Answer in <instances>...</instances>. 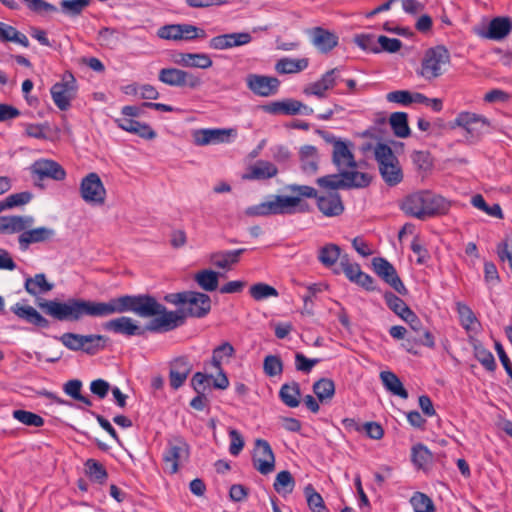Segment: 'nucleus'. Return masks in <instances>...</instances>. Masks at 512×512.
<instances>
[{"instance_id": "nucleus-1", "label": "nucleus", "mask_w": 512, "mask_h": 512, "mask_svg": "<svg viewBox=\"0 0 512 512\" xmlns=\"http://www.w3.org/2000/svg\"><path fill=\"white\" fill-rule=\"evenodd\" d=\"M37 306L47 315L58 321L77 322L83 317L105 318L113 314L133 312L141 317H154L146 325L147 331L168 332L185 321V315L179 311H167L150 295H122L107 302L69 298L65 302L37 299Z\"/></svg>"}, {"instance_id": "nucleus-2", "label": "nucleus", "mask_w": 512, "mask_h": 512, "mask_svg": "<svg viewBox=\"0 0 512 512\" xmlns=\"http://www.w3.org/2000/svg\"><path fill=\"white\" fill-rule=\"evenodd\" d=\"M399 207L409 217L427 220L445 215L450 209V202L431 190L422 189L407 194Z\"/></svg>"}, {"instance_id": "nucleus-3", "label": "nucleus", "mask_w": 512, "mask_h": 512, "mask_svg": "<svg viewBox=\"0 0 512 512\" xmlns=\"http://www.w3.org/2000/svg\"><path fill=\"white\" fill-rule=\"evenodd\" d=\"M164 300L176 306H181V313L185 317L203 318L211 311V298L202 292L183 291L170 293L164 297Z\"/></svg>"}, {"instance_id": "nucleus-4", "label": "nucleus", "mask_w": 512, "mask_h": 512, "mask_svg": "<svg viewBox=\"0 0 512 512\" xmlns=\"http://www.w3.org/2000/svg\"><path fill=\"white\" fill-rule=\"evenodd\" d=\"M374 156L378 164L379 173L388 186L394 187L403 181L402 167L389 145L377 143L374 147Z\"/></svg>"}, {"instance_id": "nucleus-5", "label": "nucleus", "mask_w": 512, "mask_h": 512, "mask_svg": "<svg viewBox=\"0 0 512 512\" xmlns=\"http://www.w3.org/2000/svg\"><path fill=\"white\" fill-rule=\"evenodd\" d=\"M145 107L127 105L121 109V117L115 119L117 126L129 133L135 134L145 140H153L156 138V132L151 128L149 124L141 123L134 120L133 117H139L143 114Z\"/></svg>"}, {"instance_id": "nucleus-6", "label": "nucleus", "mask_w": 512, "mask_h": 512, "mask_svg": "<svg viewBox=\"0 0 512 512\" xmlns=\"http://www.w3.org/2000/svg\"><path fill=\"white\" fill-rule=\"evenodd\" d=\"M450 61L449 51L444 46H436L426 51L419 74L428 81L443 74V66Z\"/></svg>"}, {"instance_id": "nucleus-7", "label": "nucleus", "mask_w": 512, "mask_h": 512, "mask_svg": "<svg viewBox=\"0 0 512 512\" xmlns=\"http://www.w3.org/2000/svg\"><path fill=\"white\" fill-rule=\"evenodd\" d=\"M77 91V84L71 73H65L62 81L55 83L51 87V96L55 105L62 111H66L71 106Z\"/></svg>"}, {"instance_id": "nucleus-8", "label": "nucleus", "mask_w": 512, "mask_h": 512, "mask_svg": "<svg viewBox=\"0 0 512 512\" xmlns=\"http://www.w3.org/2000/svg\"><path fill=\"white\" fill-rule=\"evenodd\" d=\"M189 458V445L181 437H174L168 441L163 456L166 469L170 474H175L179 465Z\"/></svg>"}, {"instance_id": "nucleus-9", "label": "nucleus", "mask_w": 512, "mask_h": 512, "mask_svg": "<svg viewBox=\"0 0 512 512\" xmlns=\"http://www.w3.org/2000/svg\"><path fill=\"white\" fill-rule=\"evenodd\" d=\"M158 79L160 82L172 87H189L195 89L202 84V80L194 73L178 68H162L159 71Z\"/></svg>"}, {"instance_id": "nucleus-10", "label": "nucleus", "mask_w": 512, "mask_h": 512, "mask_svg": "<svg viewBox=\"0 0 512 512\" xmlns=\"http://www.w3.org/2000/svg\"><path fill=\"white\" fill-rule=\"evenodd\" d=\"M292 203L293 200L290 198L276 195L268 201L248 207L245 213L248 216L291 215L292 212L289 205Z\"/></svg>"}, {"instance_id": "nucleus-11", "label": "nucleus", "mask_w": 512, "mask_h": 512, "mask_svg": "<svg viewBox=\"0 0 512 512\" xmlns=\"http://www.w3.org/2000/svg\"><path fill=\"white\" fill-rule=\"evenodd\" d=\"M80 194L86 203L93 205L105 203L106 189L97 173L91 172L81 180Z\"/></svg>"}, {"instance_id": "nucleus-12", "label": "nucleus", "mask_w": 512, "mask_h": 512, "mask_svg": "<svg viewBox=\"0 0 512 512\" xmlns=\"http://www.w3.org/2000/svg\"><path fill=\"white\" fill-rule=\"evenodd\" d=\"M324 139L333 145L332 162L338 170L356 169L358 164L351 151V143L337 139L333 135H324Z\"/></svg>"}, {"instance_id": "nucleus-13", "label": "nucleus", "mask_w": 512, "mask_h": 512, "mask_svg": "<svg viewBox=\"0 0 512 512\" xmlns=\"http://www.w3.org/2000/svg\"><path fill=\"white\" fill-rule=\"evenodd\" d=\"M285 189L290 193L286 198L293 200V203L289 205L292 214L309 213L311 211V206L305 201V199L316 200V198H318V191L309 185L289 184Z\"/></svg>"}, {"instance_id": "nucleus-14", "label": "nucleus", "mask_w": 512, "mask_h": 512, "mask_svg": "<svg viewBox=\"0 0 512 512\" xmlns=\"http://www.w3.org/2000/svg\"><path fill=\"white\" fill-rule=\"evenodd\" d=\"M374 272L390 285L400 295H407L408 290L398 276L394 266L383 257H375L372 260Z\"/></svg>"}, {"instance_id": "nucleus-15", "label": "nucleus", "mask_w": 512, "mask_h": 512, "mask_svg": "<svg viewBox=\"0 0 512 512\" xmlns=\"http://www.w3.org/2000/svg\"><path fill=\"white\" fill-rule=\"evenodd\" d=\"M252 462L253 467L263 475L274 471L275 455L268 441L264 439H257L255 441Z\"/></svg>"}, {"instance_id": "nucleus-16", "label": "nucleus", "mask_w": 512, "mask_h": 512, "mask_svg": "<svg viewBox=\"0 0 512 512\" xmlns=\"http://www.w3.org/2000/svg\"><path fill=\"white\" fill-rule=\"evenodd\" d=\"M489 125V120L484 116L467 111L460 112L455 120L450 123L452 129L456 127L463 128L472 138H478L483 129Z\"/></svg>"}, {"instance_id": "nucleus-17", "label": "nucleus", "mask_w": 512, "mask_h": 512, "mask_svg": "<svg viewBox=\"0 0 512 512\" xmlns=\"http://www.w3.org/2000/svg\"><path fill=\"white\" fill-rule=\"evenodd\" d=\"M341 68L335 67L321 76V78L313 83L308 84L303 92L305 95H314L320 99L327 97V91L333 89L338 81H343L340 77Z\"/></svg>"}, {"instance_id": "nucleus-18", "label": "nucleus", "mask_w": 512, "mask_h": 512, "mask_svg": "<svg viewBox=\"0 0 512 512\" xmlns=\"http://www.w3.org/2000/svg\"><path fill=\"white\" fill-rule=\"evenodd\" d=\"M247 87L261 97H269L278 92L280 81L273 76L249 74L246 77Z\"/></svg>"}, {"instance_id": "nucleus-19", "label": "nucleus", "mask_w": 512, "mask_h": 512, "mask_svg": "<svg viewBox=\"0 0 512 512\" xmlns=\"http://www.w3.org/2000/svg\"><path fill=\"white\" fill-rule=\"evenodd\" d=\"M104 329L107 331L114 332L116 334L131 336H143L147 331L146 326H139L135 320L130 317L121 316L112 320L107 321L104 324Z\"/></svg>"}, {"instance_id": "nucleus-20", "label": "nucleus", "mask_w": 512, "mask_h": 512, "mask_svg": "<svg viewBox=\"0 0 512 512\" xmlns=\"http://www.w3.org/2000/svg\"><path fill=\"white\" fill-rule=\"evenodd\" d=\"M316 204L319 211L326 217H338L345 210L342 197L338 192L318 193Z\"/></svg>"}, {"instance_id": "nucleus-21", "label": "nucleus", "mask_w": 512, "mask_h": 512, "mask_svg": "<svg viewBox=\"0 0 512 512\" xmlns=\"http://www.w3.org/2000/svg\"><path fill=\"white\" fill-rule=\"evenodd\" d=\"M308 35L310 36L311 43L321 53H329L338 45V36L323 27L311 28L308 30Z\"/></svg>"}, {"instance_id": "nucleus-22", "label": "nucleus", "mask_w": 512, "mask_h": 512, "mask_svg": "<svg viewBox=\"0 0 512 512\" xmlns=\"http://www.w3.org/2000/svg\"><path fill=\"white\" fill-rule=\"evenodd\" d=\"M31 171L39 180L51 178L56 181H61L66 177V172L63 167L53 160L42 159L35 161L31 166Z\"/></svg>"}, {"instance_id": "nucleus-23", "label": "nucleus", "mask_w": 512, "mask_h": 512, "mask_svg": "<svg viewBox=\"0 0 512 512\" xmlns=\"http://www.w3.org/2000/svg\"><path fill=\"white\" fill-rule=\"evenodd\" d=\"M192 370V364L187 357L181 356L170 363L169 380L173 389L180 388Z\"/></svg>"}, {"instance_id": "nucleus-24", "label": "nucleus", "mask_w": 512, "mask_h": 512, "mask_svg": "<svg viewBox=\"0 0 512 512\" xmlns=\"http://www.w3.org/2000/svg\"><path fill=\"white\" fill-rule=\"evenodd\" d=\"M233 129H199L194 131L193 139L197 146L227 142Z\"/></svg>"}, {"instance_id": "nucleus-25", "label": "nucleus", "mask_w": 512, "mask_h": 512, "mask_svg": "<svg viewBox=\"0 0 512 512\" xmlns=\"http://www.w3.org/2000/svg\"><path fill=\"white\" fill-rule=\"evenodd\" d=\"M55 230L48 227H38L22 232L18 237L20 249L25 251L31 244L46 242L54 238Z\"/></svg>"}, {"instance_id": "nucleus-26", "label": "nucleus", "mask_w": 512, "mask_h": 512, "mask_svg": "<svg viewBox=\"0 0 512 512\" xmlns=\"http://www.w3.org/2000/svg\"><path fill=\"white\" fill-rule=\"evenodd\" d=\"M11 311L18 318L36 327L48 328L50 326V322L32 306L16 303L11 307Z\"/></svg>"}, {"instance_id": "nucleus-27", "label": "nucleus", "mask_w": 512, "mask_h": 512, "mask_svg": "<svg viewBox=\"0 0 512 512\" xmlns=\"http://www.w3.org/2000/svg\"><path fill=\"white\" fill-rule=\"evenodd\" d=\"M173 62L183 67L208 69L213 65L210 56L205 53H178Z\"/></svg>"}, {"instance_id": "nucleus-28", "label": "nucleus", "mask_w": 512, "mask_h": 512, "mask_svg": "<svg viewBox=\"0 0 512 512\" xmlns=\"http://www.w3.org/2000/svg\"><path fill=\"white\" fill-rule=\"evenodd\" d=\"M511 31L512 20L509 17H496L490 21L487 31L481 35L487 39L501 40L508 36Z\"/></svg>"}, {"instance_id": "nucleus-29", "label": "nucleus", "mask_w": 512, "mask_h": 512, "mask_svg": "<svg viewBox=\"0 0 512 512\" xmlns=\"http://www.w3.org/2000/svg\"><path fill=\"white\" fill-rule=\"evenodd\" d=\"M246 251L245 248L229 251L213 252L209 256L210 263L219 268L229 270L233 265L237 264L240 256Z\"/></svg>"}, {"instance_id": "nucleus-30", "label": "nucleus", "mask_w": 512, "mask_h": 512, "mask_svg": "<svg viewBox=\"0 0 512 512\" xmlns=\"http://www.w3.org/2000/svg\"><path fill=\"white\" fill-rule=\"evenodd\" d=\"M278 168L269 161L259 160L243 175L245 180H266L275 177Z\"/></svg>"}, {"instance_id": "nucleus-31", "label": "nucleus", "mask_w": 512, "mask_h": 512, "mask_svg": "<svg viewBox=\"0 0 512 512\" xmlns=\"http://www.w3.org/2000/svg\"><path fill=\"white\" fill-rule=\"evenodd\" d=\"M302 107V102L294 99H287L264 105L262 106V109L270 114L297 115L302 112Z\"/></svg>"}, {"instance_id": "nucleus-32", "label": "nucleus", "mask_w": 512, "mask_h": 512, "mask_svg": "<svg viewBox=\"0 0 512 512\" xmlns=\"http://www.w3.org/2000/svg\"><path fill=\"white\" fill-rule=\"evenodd\" d=\"M301 169L308 175L315 174L318 170L319 155L316 147L305 145L300 148Z\"/></svg>"}, {"instance_id": "nucleus-33", "label": "nucleus", "mask_w": 512, "mask_h": 512, "mask_svg": "<svg viewBox=\"0 0 512 512\" xmlns=\"http://www.w3.org/2000/svg\"><path fill=\"white\" fill-rule=\"evenodd\" d=\"M344 178L345 188H365L368 187L372 181V176L365 172H360L355 169H344L341 171Z\"/></svg>"}, {"instance_id": "nucleus-34", "label": "nucleus", "mask_w": 512, "mask_h": 512, "mask_svg": "<svg viewBox=\"0 0 512 512\" xmlns=\"http://www.w3.org/2000/svg\"><path fill=\"white\" fill-rule=\"evenodd\" d=\"M380 379L387 391L403 399L408 398L407 390L404 388L402 382L395 373L391 371H382L380 373Z\"/></svg>"}, {"instance_id": "nucleus-35", "label": "nucleus", "mask_w": 512, "mask_h": 512, "mask_svg": "<svg viewBox=\"0 0 512 512\" xmlns=\"http://www.w3.org/2000/svg\"><path fill=\"white\" fill-rule=\"evenodd\" d=\"M308 65V58L293 59L284 57L277 61L275 64V70L279 74H294L305 70Z\"/></svg>"}, {"instance_id": "nucleus-36", "label": "nucleus", "mask_w": 512, "mask_h": 512, "mask_svg": "<svg viewBox=\"0 0 512 512\" xmlns=\"http://www.w3.org/2000/svg\"><path fill=\"white\" fill-rule=\"evenodd\" d=\"M25 290L32 296L47 293L53 289V284L49 283L44 273L36 274L25 280Z\"/></svg>"}, {"instance_id": "nucleus-37", "label": "nucleus", "mask_w": 512, "mask_h": 512, "mask_svg": "<svg viewBox=\"0 0 512 512\" xmlns=\"http://www.w3.org/2000/svg\"><path fill=\"white\" fill-rule=\"evenodd\" d=\"M300 385L297 382L283 384L279 391L281 401L290 408H295L300 404Z\"/></svg>"}, {"instance_id": "nucleus-38", "label": "nucleus", "mask_w": 512, "mask_h": 512, "mask_svg": "<svg viewBox=\"0 0 512 512\" xmlns=\"http://www.w3.org/2000/svg\"><path fill=\"white\" fill-rule=\"evenodd\" d=\"M313 392L321 403H328L335 394V383L330 378H321L313 384Z\"/></svg>"}, {"instance_id": "nucleus-39", "label": "nucleus", "mask_w": 512, "mask_h": 512, "mask_svg": "<svg viewBox=\"0 0 512 512\" xmlns=\"http://www.w3.org/2000/svg\"><path fill=\"white\" fill-rule=\"evenodd\" d=\"M0 41L1 42H15L23 47L29 46L27 36L19 32L15 27L0 21Z\"/></svg>"}, {"instance_id": "nucleus-40", "label": "nucleus", "mask_w": 512, "mask_h": 512, "mask_svg": "<svg viewBox=\"0 0 512 512\" xmlns=\"http://www.w3.org/2000/svg\"><path fill=\"white\" fill-rule=\"evenodd\" d=\"M219 274L210 269H204L197 272L194 276L195 282L205 291L212 292L218 288Z\"/></svg>"}, {"instance_id": "nucleus-41", "label": "nucleus", "mask_w": 512, "mask_h": 512, "mask_svg": "<svg viewBox=\"0 0 512 512\" xmlns=\"http://www.w3.org/2000/svg\"><path fill=\"white\" fill-rule=\"evenodd\" d=\"M394 134L400 138H406L410 135L408 126V115L405 112H394L389 119Z\"/></svg>"}, {"instance_id": "nucleus-42", "label": "nucleus", "mask_w": 512, "mask_h": 512, "mask_svg": "<svg viewBox=\"0 0 512 512\" xmlns=\"http://www.w3.org/2000/svg\"><path fill=\"white\" fill-rule=\"evenodd\" d=\"M34 223L32 216H6V233H22Z\"/></svg>"}, {"instance_id": "nucleus-43", "label": "nucleus", "mask_w": 512, "mask_h": 512, "mask_svg": "<svg viewBox=\"0 0 512 512\" xmlns=\"http://www.w3.org/2000/svg\"><path fill=\"white\" fill-rule=\"evenodd\" d=\"M304 494L308 507L312 512H329L322 496L315 490L312 484L305 486Z\"/></svg>"}, {"instance_id": "nucleus-44", "label": "nucleus", "mask_w": 512, "mask_h": 512, "mask_svg": "<svg viewBox=\"0 0 512 512\" xmlns=\"http://www.w3.org/2000/svg\"><path fill=\"white\" fill-rule=\"evenodd\" d=\"M95 338L87 337L76 333H64L59 340L68 349L72 351H83L85 342H92Z\"/></svg>"}, {"instance_id": "nucleus-45", "label": "nucleus", "mask_w": 512, "mask_h": 512, "mask_svg": "<svg viewBox=\"0 0 512 512\" xmlns=\"http://www.w3.org/2000/svg\"><path fill=\"white\" fill-rule=\"evenodd\" d=\"M273 487L279 494H290L295 487V480L288 470H283L276 475Z\"/></svg>"}, {"instance_id": "nucleus-46", "label": "nucleus", "mask_w": 512, "mask_h": 512, "mask_svg": "<svg viewBox=\"0 0 512 512\" xmlns=\"http://www.w3.org/2000/svg\"><path fill=\"white\" fill-rule=\"evenodd\" d=\"M341 249L336 244H326L319 250L318 260L325 266H333L340 258Z\"/></svg>"}, {"instance_id": "nucleus-47", "label": "nucleus", "mask_w": 512, "mask_h": 512, "mask_svg": "<svg viewBox=\"0 0 512 512\" xmlns=\"http://www.w3.org/2000/svg\"><path fill=\"white\" fill-rule=\"evenodd\" d=\"M384 299L387 306L401 319H404V317H406L407 314L411 311L409 306L392 292L385 293Z\"/></svg>"}, {"instance_id": "nucleus-48", "label": "nucleus", "mask_w": 512, "mask_h": 512, "mask_svg": "<svg viewBox=\"0 0 512 512\" xmlns=\"http://www.w3.org/2000/svg\"><path fill=\"white\" fill-rule=\"evenodd\" d=\"M81 389L82 382L78 379L69 380L63 386L64 392L71 398L85 404L86 406H92V401L81 394Z\"/></svg>"}, {"instance_id": "nucleus-49", "label": "nucleus", "mask_w": 512, "mask_h": 512, "mask_svg": "<svg viewBox=\"0 0 512 512\" xmlns=\"http://www.w3.org/2000/svg\"><path fill=\"white\" fill-rule=\"evenodd\" d=\"M410 503L415 512H435L436 510L432 499L422 492H415Z\"/></svg>"}, {"instance_id": "nucleus-50", "label": "nucleus", "mask_w": 512, "mask_h": 512, "mask_svg": "<svg viewBox=\"0 0 512 512\" xmlns=\"http://www.w3.org/2000/svg\"><path fill=\"white\" fill-rule=\"evenodd\" d=\"M474 356L475 358L482 364V366L490 371H495L497 364L495 361V358L493 354L487 350L484 346L481 344H475L474 345Z\"/></svg>"}, {"instance_id": "nucleus-51", "label": "nucleus", "mask_w": 512, "mask_h": 512, "mask_svg": "<svg viewBox=\"0 0 512 512\" xmlns=\"http://www.w3.org/2000/svg\"><path fill=\"white\" fill-rule=\"evenodd\" d=\"M249 294L256 301L279 296L278 291L274 287L262 282L252 285L249 289Z\"/></svg>"}, {"instance_id": "nucleus-52", "label": "nucleus", "mask_w": 512, "mask_h": 512, "mask_svg": "<svg viewBox=\"0 0 512 512\" xmlns=\"http://www.w3.org/2000/svg\"><path fill=\"white\" fill-rule=\"evenodd\" d=\"M319 187L328 190L346 189L341 171L338 174H330L316 179Z\"/></svg>"}, {"instance_id": "nucleus-53", "label": "nucleus", "mask_w": 512, "mask_h": 512, "mask_svg": "<svg viewBox=\"0 0 512 512\" xmlns=\"http://www.w3.org/2000/svg\"><path fill=\"white\" fill-rule=\"evenodd\" d=\"M471 203L474 207L478 208L479 210L484 211L486 214L492 217L496 218H503L502 209L499 204L495 203L492 206H489L484 197L480 194H477L472 197Z\"/></svg>"}, {"instance_id": "nucleus-54", "label": "nucleus", "mask_w": 512, "mask_h": 512, "mask_svg": "<svg viewBox=\"0 0 512 512\" xmlns=\"http://www.w3.org/2000/svg\"><path fill=\"white\" fill-rule=\"evenodd\" d=\"M13 417L27 426L41 427L44 424V419L40 415L26 410H15Z\"/></svg>"}, {"instance_id": "nucleus-55", "label": "nucleus", "mask_w": 512, "mask_h": 512, "mask_svg": "<svg viewBox=\"0 0 512 512\" xmlns=\"http://www.w3.org/2000/svg\"><path fill=\"white\" fill-rule=\"evenodd\" d=\"M87 473L91 480L103 483L107 478L105 467L94 459H88L86 462Z\"/></svg>"}, {"instance_id": "nucleus-56", "label": "nucleus", "mask_w": 512, "mask_h": 512, "mask_svg": "<svg viewBox=\"0 0 512 512\" xmlns=\"http://www.w3.org/2000/svg\"><path fill=\"white\" fill-rule=\"evenodd\" d=\"M90 0H62L61 9L70 16H78L89 5Z\"/></svg>"}, {"instance_id": "nucleus-57", "label": "nucleus", "mask_w": 512, "mask_h": 512, "mask_svg": "<svg viewBox=\"0 0 512 512\" xmlns=\"http://www.w3.org/2000/svg\"><path fill=\"white\" fill-rule=\"evenodd\" d=\"M234 347L229 342H224L213 350L212 364L215 368L220 369L222 359L224 357H232L234 355Z\"/></svg>"}, {"instance_id": "nucleus-58", "label": "nucleus", "mask_w": 512, "mask_h": 512, "mask_svg": "<svg viewBox=\"0 0 512 512\" xmlns=\"http://www.w3.org/2000/svg\"><path fill=\"white\" fill-rule=\"evenodd\" d=\"M355 43L363 50L379 53L380 49L378 46L377 39L374 35L371 34H360L356 35L354 38Z\"/></svg>"}, {"instance_id": "nucleus-59", "label": "nucleus", "mask_w": 512, "mask_h": 512, "mask_svg": "<svg viewBox=\"0 0 512 512\" xmlns=\"http://www.w3.org/2000/svg\"><path fill=\"white\" fill-rule=\"evenodd\" d=\"M431 460L430 451L422 444L412 448V461L418 468H423Z\"/></svg>"}, {"instance_id": "nucleus-60", "label": "nucleus", "mask_w": 512, "mask_h": 512, "mask_svg": "<svg viewBox=\"0 0 512 512\" xmlns=\"http://www.w3.org/2000/svg\"><path fill=\"white\" fill-rule=\"evenodd\" d=\"M263 369L266 375L273 377L282 372L283 364L278 356L268 355L264 359Z\"/></svg>"}, {"instance_id": "nucleus-61", "label": "nucleus", "mask_w": 512, "mask_h": 512, "mask_svg": "<svg viewBox=\"0 0 512 512\" xmlns=\"http://www.w3.org/2000/svg\"><path fill=\"white\" fill-rule=\"evenodd\" d=\"M157 36L165 40H181V24H169L160 27Z\"/></svg>"}, {"instance_id": "nucleus-62", "label": "nucleus", "mask_w": 512, "mask_h": 512, "mask_svg": "<svg viewBox=\"0 0 512 512\" xmlns=\"http://www.w3.org/2000/svg\"><path fill=\"white\" fill-rule=\"evenodd\" d=\"M87 337L91 338H98L94 339L92 342H85V346L83 348V351L89 355H95L100 350H103L106 347V343L108 338L104 335H95L90 334L86 335Z\"/></svg>"}, {"instance_id": "nucleus-63", "label": "nucleus", "mask_w": 512, "mask_h": 512, "mask_svg": "<svg viewBox=\"0 0 512 512\" xmlns=\"http://www.w3.org/2000/svg\"><path fill=\"white\" fill-rule=\"evenodd\" d=\"M206 31L192 24H181V40L191 41L197 38H206Z\"/></svg>"}, {"instance_id": "nucleus-64", "label": "nucleus", "mask_w": 512, "mask_h": 512, "mask_svg": "<svg viewBox=\"0 0 512 512\" xmlns=\"http://www.w3.org/2000/svg\"><path fill=\"white\" fill-rule=\"evenodd\" d=\"M377 42H378L380 52L385 51V52H389V53H396L402 47V42L399 39L389 38L384 35H380L377 38Z\"/></svg>"}]
</instances>
